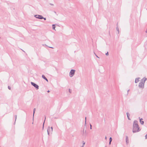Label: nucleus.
<instances>
[{
	"instance_id": "nucleus-29",
	"label": "nucleus",
	"mask_w": 147,
	"mask_h": 147,
	"mask_svg": "<svg viewBox=\"0 0 147 147\" xmlns=\"http://www.w3.org/2000/svg\"><path fill=\"white\" fill-rule=\"evenodd\" d=\"M129 90H127V94H128V92H129Z\"/></svg>"
},
{
	"instance_id": "nucleus-10",
	"label": "nucleus",
	"mask_w": 147,
	"mask_h": 147,
	"mask_svg": "<svg viewBox=\"0 0 147 147\" xmlns=\"http://www.w3.org/2000/svg\"><path fill=\"white\" fill-rule=\"evenodd\" d=\"M42 78H43L45 80L47 81V82H48V79L45 76L43 75H42Z\"/></svg>"
},
{
	"instance_id": "nucleus-26",
	"label": "nucleus",
	"mask_w": 147,
	"mask_h": 147,
	"mask_svg": "<svg viewBox=\"0 0 147 147\" xmlns=\"http://www.w3.org/2000/svg\"><path fill=\"white\" fill-rule=\"evenodd\" d=\"M69 92L70 93H71V90L70 89H69Z\"/></svg>"
},
{
	"instance_id": "nucleus-36",
	"label": "nucleus",
	"mask_w": 147,
	"mask_h": 147,
	"mask_svg": "<svg viewBox=\"0 0 147 147\" xmlns=\"http://www.w3.org/2000/svg\"><path fill=\"white\" fill-rule=\"evenodd\" d=\"M146 32L147 33V30L146 31Z\"/></svg>"
},
{
	"instance_id": "nucleus-8",
	"label": "nucleus",
	"mask_w": 147,
	"mask_h": 147,
	"mask_svg": "<svg viewBox=\"0 0 147 147\" xmlns=\"http://www.w3.org/2000/svg\"><path fill=\"white\" fill-rule=\"evenodd\" d=\"M139 118L140 119V123L142 125H143L144 124V121H142V118L140 119V117H139Z\"/></svg>"
},
{
	"instance_id": "nucleus-35",
	"label": "nucleus",
	"mask_w": 147,
	"mask_h": 147,
	"mask_svg": "<svg viewBox=\"0 0 147 147\" xmlns=\"http://www.w3.org/2000/svg\"><path fill=\"white\" fill-rule=\"evenodd\" d=\"M84 146H83V145L82 146H81V147H83Z\"/></svg>"
},
{
	"instance_id": "nucleus-30",
	"label": "nucleus",
	"mask_w": 147,
	"mask_h": 147,
	"mask_svg": "<svg viewBox=\"0 0 147 147\" xmlns=\"http://www.w3.org/2000/svg\"><path fill=\"white\" fill-rule=\"evenodd\" d=\"M49 48H52V49H53V48L52 47H49Z\"/></svg>"
},
{
	"instance_id": "nucleus-14",
	"label": "nucleus",
	"mask_w": 147,
	"mask_h": 147,
	"mask_svg": "<svg viewBox=\"0 0 147 147\" xmlns=\"http://www.w3.org/2000/svg\"><path fill=\"white\" fill-rule=\"evenodd\" d=\"M36 110V109L35 108H34V110H33V117H34V113H35V111Z\"/></svg>"
},
{
	"instance_id": "nucleus-3",
	"label": "nucleus",
	"mask_w": 147,
	"mask_h": 147,
	"mask_svg": "<svg viewBox=\"0 0 147 147\" xmlns=\"http://www.w3.org/2000/svg\"><path fill=\"white\" fill-rule=\"evenodd\" d=\"M75 70L74 69H71V70L69 74V75L70 77H73L74 75Z\"/></svg>"
},
{
	"instance_id": "nucleus-32",
	"label": "nucleus",
	"mask_w": 147,
	"mask_h": 147,
	"mask_svg": "<svg viewBox=\"0 0 147 147\" xmlns=\"http://www.w3.org/2000/svg\"><path fill=\"white\" fill-rule=\"evenodd\" d=\"M50 92V91H49V90H48V91H47V92Z\"/></svg>"
},
{
	"instance_id": "nucleus-19",
	"label": "nucleus",
	"mask_w": 147,
	"mask_h": 147,
	"mask_svg": "<svg viewBox=\"0 0 147 147\" xmlns=\"http://www.w3.org/2000/svg\"><path fill=\"white\" fill-rule=\"evenodd\" d=\"M105 55H107V56H108L109 55V53L108 52H107L106 54H105Z\"/></svg>"
},
{
	"instance_id": "nucleus-2",
	"label": "nucleus",
	"mask_w": 147,
	"mask_h": 147,
	"mask_svg": "<svg viewBox=\"0 0 147 147\" xmlns=\"http://www.w3.org/2000/svg\"><path fill=\"white\" fill-rule=\"evenodd\" d=\"M147 78L144 77L141 80V82L139 84V87L140 88H143L144 87V83L145 81L146 80Z\"/></svg>"
},
{
	"instance_id": "nucleus-16",
	"label": "nucleus",
	"mask_w": 147,
	"mask_h": 147,
	"mask_svg": "<svg viewBox=\"0 0 147 147\" xmlns=\"http://www.w3.org/2000/svg\"><path fill=\"white\" fill-rule=\"evenodd\" d=\"M112 140V138L111 137H110L109 138V142H111Z\"/></svg>"
},
{
	"instance_id": "nucleus-13",
	"label": "nucleus",
	"mask_w": 147,
	"mask_h": 147,
	"mask_svg": "<svg viewBox=\"0 0 147 147\" xmlns=\"http://www.w3.org/2000/svg\"><path fill=\"white\" fill-rule=\"evenodd\" d=\"M52 26H53V30H55V24H53L52 25Z\"/></svg>"
},
{
	"instance_id": "nucleus-5",
	"label": "nucleus",
	"mask_w": 147,
	"mask_h": 147,
	"mask_svg": "<svg viewBox=\"0 0 147 147\" xmlns=\"http://www.w3.org/2000/svg\"><path fill=\"white\" fill-rule=\"evenodd\" d=\"M34 17L36 18H38L39 19H43V17L41 15H35Z\"/></svg>"
},
{
	"instance_id": "nucleus-12",
	"label": "nucleus",
	"mask_w": 147,
	"mask_h": 147,
	"mask_svg": "<svg viewBox=\"0 0 147 147\" xmlns=\"http://www.w3.org/2000/svg\"><path fill=\"white\" fill-rule=\"evenodd\" d=\"M116 30H117L118 32V34H119V28H118V25L116 27Z\"/></svg>"
},
{
	"instance_id": "nucleus-4",
	"label": "nucleus",
	"mask_w": 147,
	"mask_h": 147,
	"mask_svg": "<svg viewBox=\"0 0 147 147\" xmlns=\"http://www.w3.org/2000/svg\"><path fill=\"white\" fill-rule=\"evenodd\" d=\"M31 84L35 88L36 90H38L39 89V86L36 84L32 82H31Z\"/></svg>"
},
{
	"instance_id": "nucleus-31",
	"label": "nucleus",
	"mask_w": 147,
	"mask_h": 147,
	"mask_svg": "<svg viewBox=\"0 0 147 147\" xmlns=\"http://www.w3.org/2000/svg\"><path fill=\"white\" fill-rule=\"evenodd\" d=\"M111 142H109V145H110V144H111Z\"/></svg>"
},
{
	"instance_id": "nucleus-6",
	"label": "nucleus",
	"mask_w": 147,
	"mask_h": 147,
	"mask_svg": "<svg viewBox=\"0 0 147 147\" xmlns=\"http://www.w3.org/2000/svg\"><path fill=\"white\" fill-rule=\"evenodd\" d=\"M48 134L49 135V133L51 131V129L50 127L49 126L47 130Z\"/></svg>"
},
{
	"instance_id": "nucleus-28",
	"label": "nucleus",
	"mask_w": 147,
	"mask_h": 147,
	"mask_svg": "<svg viewBox=\"0 0 147 147\" xmlns=\"http://www.w3.org/2000/svg\"><path fill=\"white\" fill-rule=\"evenodd\" d=\"M43 19H44L45 20H46V18H44L43 17Z\"/></svg>"
},
{
	"instance_id": "nucleus-25",
	"label": "nucleus",
	"mask_w": 147,
	"mask_h": 147,
	"mask_svg": "<svg viewBox=\"0 0 147 147\" xmlns=\"http://www.w3.org/2000/svg\"><path fill=\"white\" fill-rule=\"evenodd\" d=\"M8 88L9 89V90H10L11 89V88L10 87L8 86Z\"/></svg>"
},
{
	"instance_id": "nucleus-22",
	"label": "nucleus",
	"mask_w": 147,
	"mask_h": 147,
	"mask_svg": "<svg viewBox=\"0 0 147 147\" xmlns=\"http://www.w3.org/2000/svg\"><path fill=\"white\" fill-rule=\"evenodd\" d=\"M90 129H92V125L91 124H90Z\"/></svg>"
},
{
	"instance_id": "nucleus-7",
	"label": "nucleus",
	"mask_w": 147,
	"mask_h": 147,
	"mask_svg": "<svg viewBox=\"0 0 147 147\" xmlns=\"http://www.w3.org/2000/svg\"><path fill=\"white\" fill-rule=\"evenodd\" d=\"M140 79V78H138L135 79V83H138L139 81V79Z\"/></svg>"
},
{
	"instance_id": "nucleus-9",
	"label": "nucleus",
	"mask_w": 147,
	"mask_h": 147,
	"mask_svg": "<svg viewBox=\"0 0 147 147\" xmlns=\"http://www.w3.org/2000/svg\"><path fill=\"white\" fill-rule=\"evenodd\" d=\"M126 142L127 144L129 143V139L127 136H126Z\"/></svg>"
},
{
	"instance_id": "nucleus-21",
	"label": "nucleus",
	"mask_w": 147,
	"mask_h": 147,
	"mask_svg": "<svg viewBox=\"0 0 147 147\" xmlns=\"http://www.w3.org/2000/svg\"><path fill=\"white\" fill-rule=\"evenodd\" d=\"M83 133H84L85 132V133H86V131L85 130L84 131V129H83Z\"/></svg>"
},
{
	"instance_id": "nucleus-20",
	"label": "nucleus",
	"mask_w": 147,
	"mask_h": 147,
	"mask_svg": "<svg viewBox=\"0 0 147 147\" xmlns=\"http://www.w3.org/2000/svg\"><path fill=\"white\" fill-rule=\"evenodd\" d=\"M50 128H51V131L52 132L53 131V129L52 127H51Z\"/></svg>"
},
{
	"instance_id": "nucleus-27",
	"label": "nucleus",
	"mask_w": 147,
	"mask_h": 147,
	"mask_svg": "<svg viewBox=\"0 0 147 147\" xmlns=\"http://www.w3.org/2000/svg\"><path fill=\"white\" fill-rule=\"evenodd\" d=\"M50 5H54L53 4L51 3H50Z\"/></svg>"
},
{
	"instance_id": "nucleus-11",
	"label": "nucleus",
	"mask_w": 147,
	"mask_h": 147,
	"mask_svg": "<svg viewBox=\"0 0 147 147\" xmlns=\"http://www.w3.org/2000/svg\"><path fill=\"white\" fill-rule=\"evenodd\" d=\"M127 117L128 118V119L129 120H130V119L129 117V114L128 113H127Z\"/></svg>"
},
{
	"instance_id": "nucleus-17",
	"label": "nucleus",
	"mask_w": 147,
	"mask_h": 147,
	"mask_svg": "<svg viewBox=\"0 0 147 147\" xmlns=\"http://www.w3.org/2000/svg\"><path fill=\"white\" fill-rule=\"evenodd\" d=\"M86 117H85V125H86Z\"/></svg>"
},
{
	"instance_id": "nucleus-15",
	"label": "nucleus",
	"mask_w": 147,
	"mask_h": 147,
	"mask_svg": "<svg viewBox=\"0 0 147 147\" xmlns=\"http://www.w3.org/2000/svg\"><path fill=\"white\" fill-rule=\"evenodd\" d=\"M14 117L15 118V122H16V119H17V115H15L14 116ZM14 123H15V122Z\"/></svg>"
},
{
	"instance_id": "nucleus-34",
	"label": "nucleus",
	"mask_w": 147,
	"mask_h": 147,
	"mask_svg": "<svg viewBox=\"0 0 147 147\" xmlns=\"http://www.w3.org/2000/svg\"><path fill=\"white\" fill-rule=\"evenodd\" d=\"M107 139V137L105 136V139Z\"/></svg>"
},
{
	"instance_id": "nucleus-18",
	"label": "nucleus",
	"mask_w": 147,
	"mask_h": 147,
	"mask_svg": "<svg viewBox=\"0 0 147 147\" xmlns=\"http://www.w3.org/2000/svg\"><path fill=\"white\" fill-rule=\"evenodd\" d=\"M45 119H46V117H45ZM45 121V120L44 121V123H43V127H42L43 129V128H44V124Z\"/></svg>"
},
{
	"instance_id": "nucleus-24",
	"label": "nucleus",
	"mask_w": 147,
	"mask_h": 147,
	"mask_svg": "<svg viewBox=\"0 0 147 147\" xmlns=\"http://www.w3.org/2000/svg\"><path fill=\"white\" fill-rule=\"evenodd\" d=\"M94 53V54H95V55L96 56V57H98V58H99V57H98V56H97V55L95 54V53Z\"/></svg>"
},
{
	"instance_id": "nucleus-33",
	"label": "nucleus",
	"mask_w": 147,
	"mask_h": 147,
	"mask_svg": "<svg viewBox=\"0 0 147 147\" xmlns=\"http://www.w3.org/2000/svg\"><path fill=\"white\" fill-rule=\"evenodd\" d=\"M54 13H55V14H56V12H55V11H54Z\"/></svg>"
},
{
	"instance_id": "nucleus-1",
	"label": "nucleus",
	"mask_w": 147,
	"mask_h": 147,
	"mask_svg": "<svg viewBox=\"0 0 147 147\" xmlns=\"http://www.w3.org/2000/svg\"><path fill=\"white\" fill-rule=\"evenodd\" d=\"M138 122V121L136 120H135L134 122L133 127V133L138 132L140 130Z\"/></svg>"
},
{
	"instance_id": "nucleus-23",
	"label": "nucleus",
	"mask_w": 147,
	"mask_h": 147,
	"mask_svg": "<svg viewBox=\"0 0 147 147\" xmlns=\"http://www.w3.org/2000/svg\"><path fill=\"white\" fill-rule=\"evenodd\" d=\"M83 146H84V145L85 144V142H84V141H83Z\"/></svg>"
},
{
	"instance_id": "nucleus-37",
	"label": "nucleus",
	"mask_w": 147,
	"mask_h": 147,
	"mask_svg": "<svg viewBox=\"0 0 147 147\" xmlns=\"http://www.w3.org/2000/svg\"><path fill=\"white\" fill-rule=\"evenodd\" d=\"M22 51H24V52H25L24 51H23V50H22Z\"/></svg>"
}]
</instances>
